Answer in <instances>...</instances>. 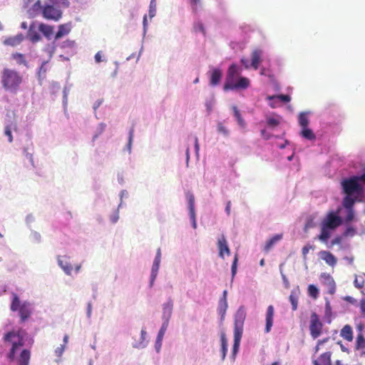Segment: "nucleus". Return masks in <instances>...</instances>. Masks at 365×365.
Segmentation results:
<instances>
[{
  "label": "nucleus",
  "mask_w": 365,
  "mask_h": 365,
  "mask_svg": "<svg viewBox=\"0 0 365 365\" xmlns=\"http://www.w3.org/2000/svg\"><path fill=\"white\" fill-rule=\"evenodd\" d=\"M351 195H347L343 199V206L346 210L353 209L355 203V200L351 197Z\"/></svg>",
  "instance_id": "35"
},
{
  "label": "nucleus",
  "mask_w": 365,
  "mask_h": 365,
  "mask_svg": "<svg viewBox=\"0 0 365 365\" xmlns=\"http://www.w3.org/2000/svg\"><path fill=\"white\" fill-rule=\"evenodd\" d=\"M31 230V235H30V240L34 242V243H41V235L39 232L33 230L32 229Z\"/></svg>",
  "instance_id": "44"
},
{
  "label": "nucleus",
  "mask_w": 365,
  "mask_h": 365,
  "mask_svg": "<svg viewBox=\"0 0 365 365\" xmlns=\"http://www.w3.org/2000/svg\"><path fill=\"white\" fill-rule=\"evenodd\" d=\"M4 135L8 137V141L9 143L13 142V135H12V131L10 125H7L4 128Z\"/></svg>",
  "instance_id": "51"
},
{
  "label": "nucleus",
  "mask_w": 365,
  "mask_h": 365,
  "mask_svg": "<svg viewBox=\"0 0 365 365\" xmlns=\"http://www.w3.org/2000/svg\"><path fill=\"white\" fill-rule=\"evenodd\" d=\"M24 38L25 36L23 34L19 33L15 36L6 38L4 43L5 45L15 46L20 44L24 40Z\"/></svg>",
  "instance_id": "21"
},
{
  "label": "nucleus",
  "mask_w": 365,
  "mask_h": 365,
  "mask_svg": "<svg viewBox=\"0 0 365 365\" xmlns=\"http://www.w3.org/2000/svg\"><path fill=\"white\" fill-rule=\"evenodd\" d=\"M156 0H150L149 6V17L152 19L156 14Z\"/></svg>",
  "instance_id": "48"
},
{
  "label": "nucleus",
  "mask_w": 365,
  "mask_h": 365,
  "mask_svg": "<svg viewBox=\"0 0 365 365\" xmlns=\"http://www.w3.org/2000/svg\"><path fill=\"white\" fill-rule=\"evenodd\" d=\"M341 241H342V238H341V237H339V236L336 237L334 239H333V240H331L330 247H333V246H334V245H339V244H341Z\"/></svg>",
  "instance_id": "63"
},
{
  "label": "nucleus",
  "mask_w": 365,
  "mask_h": 365,
  "mask_svg": "<svg viewBox=\"0 0 365 365\" xmlns=\"http://www.w3.org/2000/svg\"><path fill=\"white\" fill-rule=\"evenodd\" d=\"M50 3L60 9H66L70 6L69 0H48Z\"/></svg>",
  "instance_id": "31"
},
{
  "label": "nucleus",
  "mask_w": 365,
  "mask_h": 365,
  "mask_svg": "<svg viewBox=\"0 0 365 365\" xmlns=\"http://www.w3.org/2000/svg\"><path fill=\"white\" fill-rule=\"evenodd\" d=\"M360 309L363 315H365V298L361 299L360 301Z\"/></svg>",
  "instance_id": "64"
},
{
  "label": "nucleus",
  "mask_w": 365,
  "mask_h": 365,
  "mask_svg": "<svg viewBox=\"0 0 365 365\" xmlns=\"http://www.w3.org/2000/svg\"><path fill=\"white\" fill-rule=\"evenodd\" d=\"M309 120L306 113H300L299 115V124L303 128L308 127Z\"/></svg>",
  "instance_id": "39"
},
{
  "label": "nucleus",
  "mask_w": 365,
  "mask_h": 365,
  "mask_svg": "<svg viewBox=\"0 0 365 365\" xmlns=\"http://www.w3.org/2000/svg\"><path fill=\"white\" fill-rule=\"evenodd\" d=\"M106 126V124L104 123H101L98 124L95 131V134L93 135L92 138L93 142H95L98 139L99 135H101L105 131Z\"/></svg>",
  "instance_id": "34"
},
{
  "label": "nucleus",
  "mask_w": 365,
  "mask_h": 365,
  "mask_svg": "<svg viewBox=\"0 0 365 365\" xmlns=\"http://www.w3.org/2000/svg\"><path fill=\"white\" fill-rule=\"evenodd\" d=\"M274 98H278V99H279L280 101H282V102H284V103H288V102H289L291 101V98L288 95L281 94V95H278V96H269L268 97V99H269V100L274 99Z\"/></svg>",
  "instance_id": "49"
},
{
  "label": "nucleus",
  "mask_w": 365,
  "mask_h": 365,
  "mask_svg": "<svg viewBox=\"0 0 365 365\" xmlns=\"http://www.w3.org/2000/svg\"><path fill=\"white\" fill-rule=\"evenodd\" d=\"M365 347V339L361 333L357 335L356 340V348L357 349H364Z\"/></svg>",
  "instance_id": "45"
},
{
  "label": "nucleus",
  "mask_w": 365,
  "mask_h": 365,
  "mask_svg": "<svg viewBox=\"0 0 365 365\" xmlns=\"http://www.w3.org/2000/svg\"><path fill=\"white\" fill-rule=\"evenodd\" d=\"M28 333L23 329L11 330L5 332L3 341L9 343L11 346L6 354V358L10 362L16 361L18 365H29L31 358V351L28 349H23L17 356V352L25 345Z\"/></svg>",
  "instance_id": "1"
},
{
  "label": "nucleus",
  "mask_w": 365,
  "mask_h": 365,
  "mask_svg": "<svg viewBox=\"0 0 365 365\" xmlns=\"http://www.w3.org/2000/svg\"><path fill=\"white\" fill-rule=\"evenodd\" d=\"M227 308V299H220L218 305V312L221 314L222 317L225 314Z\"/></svg>",
  "instance_id": "41"
},
{
  "label": "nucleus",
  "mask_w": 365,
  "mask_h": 365,
  "mask_svg": "<svg viewBox=\"0 0 365 365\" xmlns=\"http://www.w3.org/2000/svg\"><path fill=\"white\" fill-rule=\"evenodd\" d=\"M246 313L243 307H240L235 316L234 341L240 342Z\"/></svg>",
  "instance_id": "5"
},
{
  "label": "nucleus",
  "mask_w": 365,
  "mask_h": 365,
  "mask_svg": "<svg viewBox=\"0 0 365 365\" xmlns=\"http://www.w3.org/2000/svg\"><path fill=\"white\" fill-rule=\"evenodd\" d=\"M289 302L292 304V308L293 311H295L297 309L298 307V296L297 293L294 291H292L289 297Z\"/></svg>",
  "instance_id": "40"
},
{
  "label": "nucleus",
  "mask_w": 365,
  "mask_h": 365,
  "mask_svg": "<svg viewBox=\"0 0 365 365\" xmlns=\"http://www.w3.org/2000/svg\"><path fill=\"white\" fill-rule=\"evenodd\" d=\"M354 218V209H347L346 210V216L345 217V222H349L352 221Z\"/></svg>",
  "instance_id": "53"
},
{
  "label": "nucleus",
  "mask_w": 365,
  "mask_h": 365,
  "mask_svg": "<svg viewBox=\"0 0 365 365\" xmlns=\"http://www.w3.org/2000/svg\"><path fill=\"white\" fill-rule=\"evenodd\" d=\"M92 314V303L89 302L87 304V309H86V317L88 319H90L91 317Z\"/></svg>",
  "instance_id": "61"
},
{
  "label": "nucleus",
  "mask_w": 365,
  "mask_h": 365,
  "mask_svg": "<svg viewBox=\"0 0 365 365\" xmlns=\"http://www.w3.org/2000/svg\"><path fill=\"white\" fill-rule=\"evenodd\" d=\"M63 16V10L57 8L51 3L46 2L43 4V11H42V17L47 21H53L57 22L61 19Z\"/></svg>",
  "instance_id": "4"
},
{
  "label": "nucleus",
  "mask_w": 365,
  "mask_h": 365,
  "mask_svg": "<svg viewBox=\"0 0 365 365\" xmlns=\"http://www.w3.org/2000/svg\"><path fill=\"white\" fill-rule=\"evenodd\" d=\"M217 247L219 250V256L221 258L224 259L225 255L227 256L230 255V250L225 236L222 235L220 239H218Z\"/></svg>",
  "instance_id": "15"
},
{
  "label": "nucleus",
  "mask_w": 365,
  "mask_h": 365,
  "mask_svg": "<svg viewBox=\"0 0 365 365\" xmlns=\"http://www.w3.org/2000/svg\"><path fill=\"white\" fill-rule=\"evenodd\" d=\"M110 221L113 224H115L119 220V211L118 210H115L112 214H110L109 217Z\"/></svg>",
  "instance_id": "52"
},
{
  "label": "nucleus",
  "mask_w": 365,
  "mask_h": 365,
  "mask_svg": "<svg viewBox=\"0 0 365 365\" xmlns=\"http://www.w3.org/2000/svg\"><path fill=\"white\" fill-rule=\"evenodd\" d=\"M64 349H65V345L64 344L61 345V346L58 347L55 350V353H56V356H61V355L63 354V353L64 351Z\"/></svg>",
  "instance_id": "62"
},
{
  "label": "nucleus",
  "mask_w": 365,
  "mask_h": 365,
  "mask_svg": "<svg viewBox=\"0 0 365 365\" xmlns=\"http://www.w3.org/2000/svg\"><path fill=\"white\" fill-rule=\"evenodd\" d=\"M341 186L344 192L347 195H352L354 193H360L363 188L359 183L357 178L355 176L346 178L342 180Z\"/></svg>",
  "instance_id": "6"
},
{
  "label": "nucleus",
  "mask_w": 365,
  "mask_h": 365,
  "mask_svg": "<svg viewBox=\"0 0 365 365\" xmlns=\"http://www.w3.org/2000/svg\"><path fill=\"white\" fill-rule=\"evenodd\" d=\"M340 335L342 338L348 341L353 340V331L352 328L350 325H345L341 330Z\"/></svg>",
  "instance_id": "27"
},
{
  "label": "nucleus",
  "mask_w": 365,
  "mask_h": 365,
  "mask_svg": "<svg viewBox=\"0 0 365 365\" xmlns=\"http://www.w3.org/2000/svg\"><path fill=\"white\" fill-rule=\"evenodd\" d=\"M314 249H315V246L310 245V244H307L305 246H304L302 249V254L303 259L307 260V255L308 252L310 250H314Z\"/></svg>",
  "instance_id": "47"
},
{
  "label": "nucleus",
  "mask_w": 365,
  "mask_h": 365,
  "mask_svg": "<svg viewBox=\"0 0 365 365\" xmlns=\"http://www.w3.org/2000/svg\"><path fill=\"white\" fill-rule=\"evenodd\" d=\"M222 77V72L221 69L218 68H213L210 71V85L211 86H217Z\"/></svg>",
  "instance_id": "16"
},
{
  "label": "nucleus",
  "mask_w": 365,
  "mask_h": 365,
  "mask_svg": "<svg viewBox=\"0 0 365 365\" xmlns=\"http://www.w3.org/2000/svg\"><path fill=\"white\" fill-rule=\"evenodd\" d=\"M186 197L188 201L190 213L195 212V196H194V195L190 192H187L186 193Z\"/></svg>",
  "instance_id": "38"
},
{
  "label": "nucleus",
  "mask_w": 365,
  "mask_h": 365,
  "mask_svg": "<svg viewBox=\"0 0 365 365\" xmlns=\"http://www.w3.org/2000/svg\"><path fill=\"white\" fill-rule=\"evenodd\" d=\"M267 123L268 125L275 127L279 124V120L277 118L269 117L267 118Z\"/></svg>",
  "instance_id": "56"
},
{
  "label": "nucleus",
  "mask_w": 365,
  "mask_h": 365,
  "mask_svg": "<svg viewBox=\"0 0 365 365\" xmlns=\"http://www.w3.org/2000/svg\"><path fill=\"white\" fill-rule=\"evenodd\" d=\"M57 41H56L54 38L51 43H47L43 49L44 52H46L48 54V60L52 58L56 48L58 46Z\"/></svg>",
  "instance_id": "25"
},
{
  "label": "nucleus",
  "mask_w": 365,
  "mask_h": 365,
  "mask_svg": "<svg viewBox=\"0 0 365 365\" xmlns=\"http://www.w3.org/2000/svg\"><path fill=\"white\" fill-rule=\"evenodd\" d=\"M300 135H302V137L307 140H314L316 139L315 134L314 133L312 130H311L308 127L302 128Z\"/></svg>",
  "instance_id": "29"
},
{
  "label": "nucleus",
  "mask_w": 365,
  "mask_h": 365,
  "mask_svg": "<svg viewBox=\"0 0 365 365\" xmlns=\"http://www.w3.org/2000/svg\"><path fill=\"white\" fill-rule=\"evenodd\" d=\"M356 234V230L353 227H348L344 232L345 237L354 236Z\"/></svg>",
  "instance_id": "57"
},
{
  "label": "nucleus",
  "mask_w": 365,
  "mask_h": 365,
  "mask_svg": "<svg viewBox=\"0 0 365 365\" xmlns=\"http://www.w3.org/2000/svg\"><path fill=\"white\" fill-rule=\"evenodd\" d=\"M35 221V217L32 214H29L26 215L25 219V222L29 230L31 229V224Z\"/></svg>",
  "instance_id": "55"
},
{
  "label": "nucleus",
  "mask_w": 365,
  "mask_h": 365,
  "mask_svg": "<svg viewBox=\"0 0 365 365\" xmlns=\"http://www.w3.org/2000/svg\"><path fill=\"white\" fill-rule=\"evenodd\" d=\"M274 309L272 305H269L267 307L266 312V326H265V332L269 333L272 329L273 325V318H274Z\"/></svg>",
  "instance_id": "18"
},
{
  "label": "nucleus",
  "mask_w": 365,
  "mask_h": 365,
  "mask_svg": "<svg viewBox=\"0 0 365 365\" xmlns=\"http://www.w3.org/2000/svg\"><path fill=\"white\" fill-rule=\"evenodd\" d=\"M43 11V4H41V0H38L34 3L31 9L28 10L29 16L34 17L38 12H40L42 15Z\"/></svg>",
  "instance_id": "24"
},
{
  "label": "nucleus",
  "mask_w": 365,
  "mask_h": 365,
  "mask_svg": "<svg viewBox=\"0 0 365 365\" xmlns=\"http://www.w3.org/2000/svg\"><path fill=\"white\" fill-rule=\"evenodd\" d=\"M133 137H134V125H133L128 132V143H127L126 147H125V149L128 151L129 153H130L132 151V145H133Z\"/></svg>",
  "instance_id": "32"
},
{
  "label": "nucleus",
  "mask_w": 365,
  "mask_h": 365,
  "mask_svg": "<svg viewBox=\"0 0 365 365\" xmlns=\"http://www.w3.org/2000/svg\"><path fill=\"white\" fill-rule=\"evenodd\" d=\"M23 153L25 155V157L29 160V161L31 163L32 165H34V159L33 155L31 153H30L28 151V148H23Z\"/></svg>",
  "instance_id": "59"
},
{
  "label": "nucleus",
  "mask_w": 365,
  "mask_h": 365,
  "mask_svg": "<svg viewBox=\"0 0 365 365\" xmlns=\"http://www.w3.org/2000/svg\"><path fill=\"white\" fill-rule=\"evenodd\" d=\"M262 51L260 50L256 49L252 53V63L251 66L257 70L259 68V66L262 61Z\"/></svg>",
  "instance_id": "22"
},
{
  "label": "nucleus",
  "mask_w": 365,
  "mask_h": 365,
  "mask_svg": "<svg viewBox=\"0 0 365 365\" xmlns=\"http://www.w3.org/2000/svg\"><path fill=\"white\" fill-rule=\"evenodd\" d=\"M73 86L72 83H69L68 82V80L66 81V85L64 86L63 90V106L64 108H66L68 104V95Z\"/></svg>",
  "instance_id": "30"
},
{
  "label": "nucleus",
  "mask_w": 365,
  "mask_h": 365,
  "mask_svg": "<svg viewBox=\"0 0 365 365\" xmlns=\"http://www.w3.org/2000/svg\"><path fill=\"white\" fill-rule=\"evenodd\" d=\"M160 267V247L156 250L155 257L154 259V262L151 269L149 287H152L153 286L154 282L158 276V269Z\"/></svg>",
  "instance_id": "12"
},
{
  "label": "nucleus",
  "mask_w": 365,
  "mask_h": 365,
  "mask_svg": "<svg viewBox=\"0 0 365 365\" xmlns=\"http://www.w3.org/2000/svg\"><path fill=\"white\" fill-rule=\"evenodd\" d=\"M307 291L309 296L312 298L316 299L319 297V289L315 285L309 284Z\"/></svg>",
  "instance_id": "43"
},
{
  "label": "nucleus",
  "mask_w": 365,
  "mask_h": 365,
  "mask_svg": "<svg viewBox=\"0 0 365 365\" xmlns=\"http://www.w3.org/2000/svg\"><path fill=\"white\" fill-rule=\"evenodd\" d=\"M250 80L246 77L240 76L238 79V81L236 83H232L230 85L224 84L223 90L224 91L227 92L231 90H235V89H246L250 86Z\"/></svg>",
  "instance_id": "9"
},
{
  "label": "nucleus",
  "mask_w": 365,
  "mask_h": 365,
  "mask_svg": "<svg viewBox=\"0 0 365 365\" xmlns=\"http://www.w3.org/2000/svg\"><path fill=\"white\" fill-rule=\"evenodd\" d=\"M319 255L328 265L334 267L336 264L337 259L330 252L322 250L319 252Z\"/></svg>",
  "instance_id": "17"
},
{
  "label": "nucleus",
  "mask_w": 365,
  "mask_h": 365,
  "mask_svg": "<svg viewBox=\"0 0 365 365\" xmlns=\"http://www.w3.org/2000/svg\"><path fill=\"white\" fill-rule=\"evenodd\" d=\"M341 222L342 221L340 217L334 212H330L324 220L322 225L329 228L330 230H334L341 224Z\"/></svg>",
  "instance_id": "10"
},
{
  "label": "nucleus",
  "mask_w": 365,
  "mask_h": 365,
  "mask_svg": "<svg viewBox=\"0 0 365 365\" xmlns=\"http://www.w3.org/2000/svg\"><path fill=\"white\" fill-rule=\"evenodd\" d=\"M71 29H72L71 22L59 24L58 26V30L53 36V38H55L56 41H58L63 36L68 35L71 32Z\"/></svg>",
  "instance_id": "13"
},
{
  "label": "nucleus",
  "mask_w": 365,
  "mask_h": 365,
  "mask_svg": "<svg viewBox=\"0 0 365 365\" xmlns=\"http://www.w3.org/2000/svg\"><path fill=\"white\" fill-rule=\"evenodd\" d=\"M328 227H325L324 225H322V229H321V233L319 235L318 238L319 240L322 242H327V240L330 237V232L329 231Z\"/></svg>",
  "instance_id": "33"
},
{
  "label": "nucleus",
  "mask_w": 365,
  "mask_h": 365,
  "mask_svg": "<svg viewBox=\"0 0 365 365\" xmlns=\"http://www.w3.org/2000/svg\"><path fill=\"white\" fill-rule=\"evenodd\" d=\"M323 324L320 321L318 314L312 312L310 317L309 331L313 339H317L322 333Z\"/></svg>",
  "instance_id": "7"
},
{
  "label": "nucleus",
  "mask_w": 365,
  "mask_h": 365,
  "mask_svg": "<svg viewBox=\"0 0 365 365\" xmlns=\"http://www.w3.org/2000/svg\"><path fill=\"white\" fill-rule=\"evenodd\" d=\"M329 340V337H327L323 339L319 340L317 341V346H315L314 352L317 353L319 351V350L320 349V346L322 345L323 344L327 342Z\"/></svg>",
  "instance_id": "58"
},
{
  "label": "nucleus",
  "mask_w": 365,
  "mask_h": 365,
  "mask_svg": "<svg viewBox=\"0 0 365 365\" xmlns=\"http://www.w3.org/2000/svg\"><path fill=\"white\" fill-rule=\"evenodd\" d=\"M220 341H221L222 358V359H224L226 356L227 351V342L225 335L224 334H221Z\"/></svg>",
  "instance_id": "37"
},
{
  "label": "nucleus",
  "mask_w": 365,
  "mask_h": 365,
  "mask_svg": "<svg viewBox=\"0 0 365 365\" xmlns=\"http://www.w3.org/2000/svg\"><path fill=\"white\" fill-rule=\"evenodd\" d=\"M58 265L63 270L66 274L71 275L73 267L68 261H64L61 259V256L57 258Z\"/></svg>",
  "instance_id": "23"
},
{
  "label": "nucleus",
  "mask_w": 365,
  "mask_h": 365,
  "mask_svg": "<svg viewBox=\"0 0 365 365\" xmlns=\"http://www.w3.org/2000/svg\"><path fill=\"white\" fill-rule=\"evenodd\" d=\"M10 309L12 312H19L21 322L28 320L32 314L31 304L27 301L21 302L16 293L12 294Z\"/></svg>",
  "instance_id": "3"
},
{
  "label": "nucleus",
  "mask_w": 365,
  "mask_h": 365,
  "mask_svg": "<svg viewBox=\"0 0 365 365\" xmlns=\"http://www.w3.org/2000/svg\"><path fill=\"white\" fill-rule=\"evenodd\" d=\"M237 262H238V255L236 254L234 257V260L232 262L231 272H232V277L234 278L237 273Z\"/></svg>",
  "instance_id": "50"
},
{
  "label": "nucleus",
  "mask_w": 365,
  "mask_h": 365,
  "mask_svg": "<svg viewBox=\"0 0 365 365\" xmlns=\"http://www.w3.org/2000/svg\"><path fill=\"white\" fill-rule=\"evenodd\" d=\"M155 349L157 353L160 352V330L158 331L155 343Z\"/></svg>",
  "instance_id": "60"
},
{
  "label": "nucleus",
  "mask_w": 365,
  "mask_h": 365,
  "mask_svg": "<svg viewBox=\"0 0 365 365\" xmlns=\"http://www.w3.org/2000/svg\"><path fill=\"white\" fill-rule=\"evenodd\" d=\"M13 58L15 59L19 64H24L26 66H27V61L25 59L24 54L20 53H16L13 54Z\"/></svg>",
  "instance_id": "46"
},
{
  "label": "nucleus",
  "mask_w": 365,
  "mask_h": 365,
  "mask_svg": "<svg viewBox=\"0 0 365 365\" xmlns=\"http://www.w3.org/2000/svg\"><path fill=\"white\" fill-rule=\"evenodd\" d=\"M22 82V77L15 70L5 68L1 72L2 88L11 93L16 94Z\"/></svg>",
  "instance_id": "2"
},
{
  "label": "nucleus",
  "mask_w": 365,
  "mask_h": 365,
  "mask_svg": "<svg viewBox=\"0 0 365 365\" xmlns=\"http://www.w3.org/2000/svg\"><path fill=\"white\" fill-rule=\"evenodd\" d=\"M38 31L40 34L43 36L47 40H51L54 36V26L49 25L43 22H37Z\"/></svg>",
  "instance_id": "11"
},
{
  "label": "nucleus",
  "mask_w": 365,
  "mask_h": 365,
  "mask_svg": "<svg viewBox=\"0 0 365 365\" xmlns=\"http://www.w3.org/2000/svg\"><path fill=\"white\" fill-rule=\"evenodd\" d=\"M173 304L171 302H168L164 304L163 307V317L165 319V322L163 324V326L166 324L168 325V320L171 317L172 311H173Z\"/></svg>",
  "instance_id": "28"
},
{
  "label": "nucleus",
  "mask_w": 365,
  "mask_h": 365,
  "mask_svg": "<svg viewBox=\"0 0 365 365\" xmlns=\"http://www.w3.org/2000/svg\"><path fill=\"white\" fill-rule=\"evenodd\" d=\"M147 332L145 329H142L139 341H135L132 344V346L135 349H141L147 346L148 341L146 340Z\"/></svg>",
  "instance_id": "19"
},
{
  "label": "nucleus",
  "mask_w": 365,
  "mask_h": 365,
  "mask_svg": "<svg viewBox=\"0 0 365 365\" xmlns=\"http://www.w3.org/2000/svg\"><path fill=\"white\" fill-rule=\"evenodd\" d=\"M331 356L330 351L324 352L317 359L314 360L313 364L314 365H331Z\"/></svg>",
  "instance_id": "20"
},
{
  "label": "nucleus",
  "mask_w": 365,
  "mask_h": 365,
  "mask_svg": "<svg viewBox=\"0 0 365 365\" xmlns=\"http://www.w3.org/2000/svg\"><path fill=\"white\" fill-rule=\"evenodd\" d=\"M240 74V69L236 64H232L228 70L225 84L230 85L234 82L235 78Z\"/></svg>",
  "instance_id": "14"
},
{
  "label": "nucleus",
  "mask_w": 365,
  "mask_h": 365,
  "mask_svg": "<svg viewBox=\"0 0 365 365\" xmlns=\"http://www.w3.org/2000/svg\"><path fill=\"white\" fill-rule=\"evenodd\" d=\"M50 60H47V61H43L42 63H41V66L38 68V76L39 78H41V73H45L47 71L46 68V64L49 62Z\"/></svg>",
  "instance_id": "54"
},
{
  "label": "nucleus",
  "mask_w": 365,
  "mask_h": 365,
  "mask_svg": "<svg viewBox=\"0 0 365 365\" xmlns=\"http://www.w3.org/2000/svg\"><path fill=\"white\" fill-rule=\"evenodd\" d=\"M58 47L62 49L65 48H74L76 47V42L74 41H71L67 39L61 43H58Z\"/></svg>",
  "instance_id": "42"
},
{
  "label": "nucleus",
  "mask_w": 365,
  "mask_h": 365,
  "mask_svg": "<svg viewBox=\"0 0 365 365\" xmlns=\"http://www.w3.org/2000/svg\"><path fill=\"white\" fill-rule=\"evenodd\" d=\"M282 237L283 234H277L273 236L272 238L267 241L264 247V251L266 252H269L271 250V248L274 246V245L276 244L277 242L280 241L282 239Z\"/></svg>",
  "instance_id": "26"
},
{
  "label": "nucleus",
  "mask_w": 365,
  "mask_h": 365,
  "mask_svg": "<svg viewBox=\"0 0 365 365\" xmlns=\"http://www.w3.org/2000/svg\"><path fill=\"white\" fill-rule=\"evenodd\" d=\"M25 38L29 39L32 43H36L41 40V35L38 31L37 21H32L31 23Z\"/></svg>",
  "instance_id": "8"
},
{
  "label": "nucleus",
  "mask_w": 365,
  "mask_h": 365,
  "mask_svg": "<svg viewBox=\"0 0 365 365\" xmlns=\"http://www.w3.org/2000/svg\"><path fill=\"white\" fill-rule=\"evenodd\" d=\"M232 109H233V111H234V115H235V118L237 119L239 125L240 127H242V128H245L246 123L244 120V119L242 118V117L239 110L237 109V108L236 106H233Z\"/></svg>",
  "instance_id": "36"
}]
</instances>
